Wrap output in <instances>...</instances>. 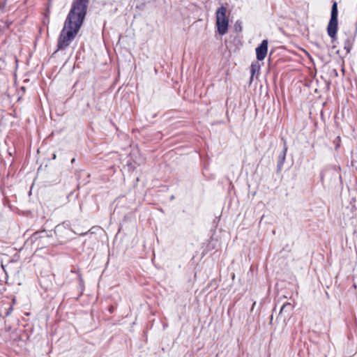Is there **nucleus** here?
<instances>
[{
  "mask_svg": "<svg viewBox=\"0 0 357 357\" xmlns=\"http://www.w3.org/2000/svg\"><path fill=\"white\" fill-rule=\"evenodd\" d=\"M90 0H73L57 41V50L68 47L75 38L86 17Z\"/></svg>",
  "mask_w": 357,
  "mask_h": 357,
  "instance_id": "f257e3e1",
  "label": "nucleus"
},
{
  "mask_svg": "<svg viewBox=\"0 0 357 357\" xmlns=\"http://www.w3.org/2000/svg\"><path fill=\"white\" fill-rule=\"evenodd\" d=\"M227 8L221 6L216 11V25L220 35H225L228 29L229 20L226 17Z\"/></svg>",
  "mask_w": 357,
  "mask_h": 357,
  "instance_id": "f03ea898",
  "label": "nucleus"
},
{
  "mask_svg": "<svg viewBox=\"0 0 357 357\" xmlns=\"http://www.w3.org/2000/svg\"><path fill=\"white\" fill-rule=\"evenodd\" d=\"M337 15V3L334 1L331 8V19L327 26L328 34L333 40L336 39L338 29Z\"/></svg>",
  "mask_w": 357,
  "mask_h": 357,
  "instance_id": "7ed1b4c3",
  "label": "nucleus"
},
{
  "mask_svg": "<svg viewBox=\"0 0 357 357\" xmlns=\"http://www.w3.org/2000/svg\"><path fill=\"white\" fill-rule=\"evenodd\" d=\"M268 40H263L261 44L256 48V55L258 61H263L268 52Z\"/></svg>",
  "mask_w": 357,
  "mask_h": 357,
  "instance_id": "20e7f679",
  "label": "nucleus"
},
{
  "mask_svg": "<svg viewBox=\"0 0 357 357\" xmlns=\"http://www.w3.org/2000/svg\"><path fill=\"white\" fill-rule=\"evenodd\" d=\"M287 151V146L286 144V141L284 142V147L282 151L280 153L278 160H277V169L278 171H280L282 168V166L284 165V162L286 159V154Z\"/></svg>",
  "mask_w": 357,
  "mask_h": 357,
  "instance_id": "39448f33",
  "label": "nucleus"
},
{
  "mask_svg": "<svg viewBox=\"0 0 357 357\" xmlns=\"http://www.w3.org/2000/svg\"><path fill=\"white\" fill-rule=\"evenodd\" d=\"M292 310L293 305L289 303H285L281 307V309L279 312V317L282 318V316L284 315V319H285L287 317H289L290 316Z\"/></svg>",
  "mask_w": 357,
  "mask_h": 357,
  "instance_id": "423d86ee",
  "label": "nucleus"
},
{
  "mask_svg": "<svg viewBox=\"0 0 357 357\" xmlns=\"http://www.w3.org/2000/svg\"><path fill=\"white\" fill-rule=\"evenodd\" d=\"M259 70H260V64L259 63V62L255 61V62L252 63L251 66H250V73H251L252 77L256 73H259Z\"/></svg>",
  "mask_w": 357,
  "mask_h": 357,
  "instance_id": "0eeeda50",
  "label": "nucleus"
},
{
  "mask_svg": "<svg viewBox=\"0 0 357 357\" xmlns=\"http://www.w3.org/2000/svg\"><path fill=\"white\" fill-rule=\"evenodd\" d=\"M234 30L236 31V32H241L243 29V27H242V22L240 21V20H237L235 24H234Z\"/></svg>",
  "mask_w": 357,
  "mask_h": 357,
  "instance_id": "6e6552de",
  "label": "nucleus"
},
{
  "mask_svg": "<svg viewBox=\"0 0 357 357\" xmlns=\"http://www.w3.org/2000/svg\"><path fill=\"white\" fill-rule=\"evenodd\" d=\"M13 310V307H10L9 309L7 310L6 313V316H8L10 315L11 311Z\"/></svg>",
  "mask_w": 357,
  "mask_h": 357,
  "instance_id": "1a4fd4ad",
  "label": "nucleus"
},
{
  "mask_svg": "<svg viewBox=\"0 0 357 357\" xmlns=\"http://www.w3.org/2000/svg\"><path fill=\"white\" fill-rule=\"evenodd\" d=\"M325 176V173L324 172H322L320 174V176H321V180L323 181L324 179V177Z\"/></svg>",
  "mask_w": 357,
  "mask_h": 357,
  "instance_id": "9d476101",
  "label": "nucleus"
},
{
  "mask_svg": "<svg viewBox=\"0 0 357 357\" xmlns=\"http://www.w3.org/2000/svg\"><path fill=\"white\" fill-rule=\"evenodd\" d=\"M75 162V158H73V159L71 160V162H72V163H74Z\"/></svg>",
  "mask_w": 357,
  "mask_h": 357,
  "instance_id": "9b49d317",
  "label": "nucleus"
},
{
  "mask_svg": "<svg viewBox=\"0 0 357 357\" xmlns=\"http://www.w3.org/2000/svg\"><path fill=\"white\" fill-rule=\"evenodd\" d=\"M334 71H335L334 74H335L337 75V72L335 70Z\"/></svg>",
  "mask_w": 357,
  "mask_h": 357,
  "instance_id": "f8f14e48",
  "label": "nucleus"
},
{
  "mask_svg": "<svg viewBox=\"0 0 357 357\" xmlns=\"http://www.w3.org/2000/svg\"><path fill=\"white\" fill-rule=\"evenodd\" d=\"M334 71H335L334 74H335L337 75V72L335 70Z\"/></svg>",
  "mask_w": 357,
  "mask_h": 357,
  "instance_id": "ddd939ff",
  "label": "nucleus"
},
{
  "mask_svg": "<svg viewBox=\"0 0 357 357\" xmlns=\"http://www.w3.org/2000/svg\"><path fill=\"white\" fill-rule=\"evenodd\" d=\"M346 48L347 49V52H349V50H350V49H349V47H348V48H347V47H346Z\"/></svg>",
  "mask_w": 357,
  "mask_h": 357,
  "instance_id": "4468645a",
  "label": "nucleus"
}]
</instances>
